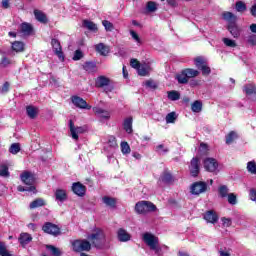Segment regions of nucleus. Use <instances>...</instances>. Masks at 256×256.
Instances as JSON below:
<instances>
[{"label":"nucleus","mask_w":256,"mask_h":256,"mask_svg":"<svg viewBox=\"0 0 256 256\" xmlns=\"http://www.w3.org/2000/svg\"><path fill=\"white\" fill-rule=\"evenodd\" d=\"M142 240L149 247V249H151V251H154L155 255L157 256L163 255V252L167 251L168 249L167 246L160 245L159 238L149 232L143 234Z\"/></svg>","instance_id":"1"},{"label":"nucleus","mask_w":256,"mask_h":256,"mask_svg":"<svg viewBox=\"0 0 256 256\" xmlns=\"http://www.w3.org/2000/svg\"><path fill=\"white\" fill-rule=\"evenodd\" d=\"M135 211L138 215H145L157 211V206L149 201H139L135 205Z\"/></svg>","instance_id":"2"},{"label":"nucleus","mask_w":256,"mask_h":256,"mask_svg":"<svg viewBox=\"0 0 256 256\" xmlns=\"http://www.w3.org/2000/svg\"><path fill=\"white\" fill-rule=\"evenodd\" d=\"M88 240L91 241L94 247L99 248L103 243H105V232L100 228H95L93 232L88 235Z\"/></svg>","instance_id":"3"},{"label":"nucleus","mask_w":256,"mask_h":256,"mask_svg":"<svg viewBox=\"0 0 256 256\" xmlns=\"http://www.w3.org/2000/svg\"><path fill=\"white\" fill-rule=\"evenodd\" d=\"M207 191H209V185L203 181L194 182L190 187V193L192 195H203Z\"/></svg>","instance_id":"4"},{"label":"nucleus","mask_w":256,"mask_h":256,"mask_svg":"<svg viewBox=\"0 0 256 256\" xmlns=\"http://www.w3.org/2000/svg\"><path fill=\"white\" fill-rule=\"evenodd\" d=\"M70 136L74 141H79V136L87 131V126H75L73 120L69 121Z\"/></svg>","instance_id":"5"},{"label":"nucleus","mask_w":256,"mask_h":256,"mask_svg":"<svg viewBox=\"0 0 256 256\" xmlns=\"http://www.w3.org/2000/svg\"><path fill=\"white\" fill-rule=\"evenodd\" d=\"M204 169L209 173H214V175H217V173H219V162H217V160L214 158H206L204 160Z\"/></svg>","instance_id":"6"},{"label":"nucleus","mask_w":256,"mask_h":256,"mask_svg":"<svg viewBox=\"0 0 256 256\" xmlns=\"http://www.w3.org/2000/svg\"><path fill=\"white\" fill-rule=\"evenodd\" d=\"M73 251H91V243L87 240H75L72 243Z\"/></svg>","instance_id":"7"},{"label":"nucleus","mask_w":256,"mask_h":256,"mask_svg":"<svg viewBox=\"0 0 256 256\" xmlns=\"http://www.w3.org/2000/svg\"><path fill=\"white\" fill-rule=\"evenodd\" d=\"M110 83H111V80L105 76H99L96 79V87H100V88L106 87L104 89L105 93H111L113 91V87L109 86Z\"/></svg>","instance_id":"8"},{"label":"nucleus","mask_w":256,"mask_h":256,"mask_svg":"<svg viewBox=\"0 0 256 256\" xmlns=\"http://www.w3.org/2000/svg\"><path fill=\"white\" fill-rule=\"evenodd\" d=\"M42 230L44 231V233H48V235H54V237H57V235H60V233H61L59 226H57L51 222H47L42 227Z\"/></svg>","instance_id":"9"},{"label":"nucleus","mask_w":256,"mask_h":256,"mask_svg":"<svg viewBox=\"0 0 256 256\" xmlns=\"http://www.w3.org/2000/svg\"><path fill=\"white\" fill-rule=\"evenodd\" d=\"M21 181L28 187H35V175L31 172H23L21 174Z\"/></svg>","instance_id":"10"},{"label":"nucleus","mask_w":256,"mask_h":256,"mask_svg":"<svg viewBox=\"0 0 256 256\" xmlns=\"http://www.w3.org/2000/svg\"><path fill=\"white\" fill-rule=\"evenodd\" d=\"M52 48L54 49L55 55L60 59V61H65V56L63 55V50L61 48V43L57 39L51 40Z\"/></svg>","instance_id":"11"},{"label":"nucleus","mask_w":256,"mask_h":256,"mask_svg":"<svg viewBox=\"0 0 256 256\" xmlns=\"http://www.w3.org/2000/svg\"><path fill=\"white\" fill-rule=\"evenodd\" d=\"M117 239L120 243H127L131 239V234L123 228L117 230Z\"/></svg>","instance_id":"12"},{"label":"nucleus","mask_w":256,"mask_h":256,"mask_svg":"<svg viewBox=\"0 0 256 256\" xmlns=\"http://www.w3.org/2000/svg\"><path fill=\"white\" fill-rule=\"evenodd\" d=\"M203 217L206 220V222L211 223L212 225H215V223L219 221V216L213 210L205 212Z\"/></svg>","instance_id":"13"},{"label":"nucleus","mask_w":256,"mask_h":256,"mask_svg":"<svg viewBox=\"0 0 256 256\" xmlns=\"http://www.w3.org/2000/svg\"><path fill=\"white\" fill-rule=\"evenodd\" d=\"M72 103L73 105H75V107H78L79 109H91V106L87 105V101L79 96H73Z\"/></svg>","instance_id":"14"},{"label":"nucleus","mask_w":256,"mask_h":256,"mask_svg":"<svg viewBox=\"0 0 256 256\" xmlns=\"http://www.w3.org/2000/svg\"><path fill=\"white\" fill-rule=\"evenodd\" d=\"M243 91L247 95V97H254V101H256V86L255 84H246L243 87Z\"/></svg>","instance_id":"15"},{"label":"nucleus","mask_w":256,"mask_h":256,"mask_svg":"<svg viewBox=\"0 0 256 256\" xmlns=\"http://www.w3.org/2000/svg\"><path fill=\"white\" fill-rule=\"evenodd\" d=\"M20 33L25 37H29V35L33 34V26L27 22H24L20 25Z\"/></svg>","instance_id":"16"},{"label":"nucleus","mask_w":256,"mask_h":256,"mask_svg":"<svg viewBox=\"0 0 256 256\" xmlns=\"http://www.w3.org/2000/svg\"><path fill=\"white\" fill-rule=\"evenodd\" d=\"M190 173L192 177H197L199 175V159L193 158L190 163Z\"/></svg>","instance_id":"17"},{"label":"nucleus","mask_w":256,"mask_h":256,"mask_svg":"<svg viewBox=\"0 0 256 256\" xmlns=\"http://www.w3.org/2000/svg\"><path fill=\"white\" fill-rule=\"evenodd\" d=\"M72 191L75 193V195L83 197V195H85V186H83L81 182H76L72 185Z\"/></svg>","instance_id":"18"},{"label":"nucleus","mask_w":256,"mask_h":256,"mask_svg":"<svg viewBox=\"0 0 256 256\" xmlns=\"http://www.w3.org/2000/svg\"><path fill=\"white\" fill-rule=\"evenodd\" d=\"M93 111L95 115H98L101 119H110L111 118V112L107 111L105 109L94 107Z\"/></svg>","instance_id":"19"},{"label":"nucleus","mask_w":256,"mask_h":256,"mask_svg":"<svg viewBox=\"0 0 256 256\" xmlns=\"http://www.w3.org/2000/svg\"><path fill=\"white\" fill-rule=\"evenodd\" d=\"M151 73V65L149 63H143L138 68V75L141 77H147Z\"/></svg>","instance_id":"20"},{"label":"nucleus","mask_w":256,"mask_h":256,"mask_svg":"<svg viewBox=\"0 0 256 256\" xmlns=\"http://www.w3.org/2000/svg\"><path fill=\"white\" fill-rule=\"evenodd\" d=\"M55 199L56 201H60V203L67 201V191L64 189H57L55 191Z\"/></svg>","instance_id":"21"},{"label":"nucleus","mask_w":256,"mask_h":256,"mask_svg":"<svg viewBox=\"0 0 256 256\" xmlns=\"http://www.w3.org/2000/svg\"><path fill=\"white\" fill-rule=\"evenodd\" d=\"M97 53H100L103 57H107L109 55V46H106L103 43H99L95 46Z\"/></svg>","instance_id":"22"},{"label":"nucleus","mask_w":256,"mask_h":256,"mask_svg":"<svg viewBox=\"0 0 256 256\" xmlns=\"http://www.w3.org/2000/svg\"><path fill=\"white\" fill-rule=\"evenodd\" d=\"M224 21H227L228 25H232L233 23H237V16L231 12H224L222 14Z\"/></svg>","instance_id":"23"},{"label":"nucleus","mask_w":256,"mask_h":256,"mask_svg":"<svg viewBox=\"0 0 256 256\" xmlns=\"http://www.w3.org/2000/svg\"><path fill=\"white\" fill-rule=\"evenodd\" d=\"M124 131L126 133L131 134L133 133V117H128L123 122Z\"/></svg>","instance_id":"24"},{"label":"nucleus","mask_w":256,"mask_h":256,"mask_svg":"<svg viewBox=\"0 0 256 256\" xmlns=\"http://www.w3.org/2000/svg\"><path fill=\"white\" fill-rule=\"evenodd\" d=\"M34 17L39 21V23H47V15L41 10H34Z\"/></svg>","instance_id":"25"},{"label":"nucleus","mask_w":256,"mask_h":256,"mask_svg":"<svg viewBox=\"0 0 256 256\" xmlns=\"http://www.w3.org/2000/svg\"><path fill=\"white\" fill-rule=\"evenodd\" d=\"M218 194L219 197L222 199L227 198L231 193H229V187L227 185H220L218 187Z\"/></svg>","instance_id":"26"},{"label":"nucleus","mask_w":256,"mask_h":256,"mask_svg":"<svg viewBox=\"0 0 256 256\" xmlns=\"http://www.w3.org/2000/svg\"><path fill=\"white\" fill-rule=\"evenodd\" d=\"M32 239L33 238L28 233H22L19 237V242L23 247H25V245H29V243H31Z\"/></svg>","instance_id":"27"},{"label":"nucleus","mask_w":256,"mask_h":256,"mask_svg":"<svg viewBox=\"0 0 256 256\" xmlns=\"http://www.w3.org/2000/svg\"><path fill=\"white\" fill-rule=\"evenodd\" d=\"M176 79L178 83H180L181 85L189 83V78H187V74L184 72V70H182L181 73L176 75Z\"/></svg>","instance_id":"28"},{"label":"nucleus","mask_w":256,"mask_h":256,"mask_svg":"<svg viewBox=\"0 0 256 256\" xmlns=\"http://www.w3.org/2000/svg\"><path fill=\"white\" fill-rule=\"evenodd\" d=\"M12 49L13 51H16V53H21L25 51V44L21 41H15L12 43Z\"/></svg>","instance_id":"29"},{"label":"nucleus","mask_w":256,"mask_h":256,"mask_svg":"<svg viewBox=\"0 0 256 256\" xmlns=\"http://www.w3.org/2000/svg\"><path fill=\"white\" fill-rule=\"evenodd\" d=\"M102 201L104 203V205H106L107 207H115V205H117V200H115V198H111L109 196H104L102 198Z\"/></svg>","instance_id":"30"},{"label":"nucleus","mask_w":256,"mask_h":256,"mask_svg":"<svg viewBox=\"0 0 256 256\" xmlns=\"http://www.w3.org/2000/svg\"><path fill=\"white\" fill-rule=\"evenodd\" d=\"M46 249L53 256H61V255H63V252L61 251V249H59V248H57V247H55L53 245H46Z\"/></svg>","instance_id":"31"},{"label":"nucleus","mask_w":256,"mask_h":256,"mask_svg":"<svg viewBox=\"0 0 256 256\" xmlns=\"http://www.w3.org/2000/svg\"><path fill=\"white\" fill-rule=\"evenodd\" d=\"M228 31L231 33L234 37H239V27H237V23L234 22L233 24H228Z\"/></svg>","instance_id":"32"},{"label":"nucleus","mask_w":256,"mask_h":256,"mask_svg":"<svg viewBox=\"0 0 256 256\" xmlns=\"http://www.w3.org/2000/svg\"><path fill=\"white\" fill-rule=\"evenodd\" d=\"M191 109L193 113H201V111H203V103H201L199 100H196L192 103Z\"/></svg>","instance_id":"33"},{"label":"nucleus","mask_w":256,"mask_h":256,"mask_svg":"<svg viewBox=\"0 0 256 256\" xmlns=\"http://www.w3.org/2000/svg\"><path fill=\"white\" fill-rule=\"evenodd\" d=\"M238 138L239 135H237V132L231 131L230 133H228V135H226V144L231 145V143H233V141H235Z\"/></svg>","instance_id":"34"},{"label":"nucleus","mask_w":256,"mask_h":256,"mask_svg":"<svg viewBox=\"0 0 256 256\" xmlns=\"http://www.w3.org/2000/svg\"><path fill=\"white\" fill-rule=\"evenodd\" d=\"M184 73H186L188 79H193V77H198L199 75V71L192 68L184 69Z\"/></svg>","instance_id":"35"},{"label":"nucleus","mask_w":256,"mask_h":256,"mask_svg":"<svg viewBox=\"0 0 256 256\" xmlns=\"http://www.w3.org/2000/svg\"><path fill=\"white\" fill-rule=\"evenodd\" d=\"M45 205V200L38 198L30 203V209H37V207H43Z\"/></svg>","instance_id":"36"},{"label":"nucleus","mask_w":256,"mask_h":256,"mask_svg":"<svg viewBox=\"0 0 256 256\" xmlns=\"http://www.w3.org/2000/svg\"><path fill=\"white\" fill-rule=\"evenodd\" d=\"M168 99H170V101H179L181 99V94L175 90L168 91Z\"/></svg>","instance_id":"37"},{"label":"nucleus","mask_w":256,"mask_h":256,"mask_svg":"<svg viewBox=\"0 0 256 256\" xmlns=\"http://www.w3.org/2000/svg\"><path fill=\"white\" fill-rule=\"evenodd\" d=\"M26 113L28 117H30V119H35V117H37V108L33 106H28L26 108Z\"/></svg>","instance_id":"38"},{"label":"nucleus","mask_w":256,"mask_h":256,"mask_svg":"<svg viewBox=\"0 0 256 256\" xmlns=\"http://www.w3.org/2000/svg\"><path fill=\"white\" fill-rule=\"evenodd\" d=\"M158 4L157 2L149 1L146 4V9L149 13H155L157 11Z\"/></svg>","instance_id":"39"},{"label":"nucleus","mask_w":256,"mask_h":256,"mask_svg":"<svg viewBox=\"0 0 256 256\" xmlns=\"http://www.w3.org/2000/svg\"><path fill=\"white\" fill-rule=\"evenodd\" d=\"M17 190L20 192L28 191V193H37L35 186H18Z\"/></svg>","instance_id":"40"},{"label":"nucleus","mask_w":256,"mask_h":256,"mask_svg":"<svg viewBox=\"0 0 256 256\" xmlns=\"http://www.w3.org/2000/svg\"><path fill=\"white\" fill-rule=\"evenodd\" d=\"M161 181H163V183H173V176L169 172H164L161 175Z\"/></svg>","instance_id":"41"},{"label":"nucleus","mask_w":256,"mask_h":256,"mask_svg":"<svg viewBox=\"0 0 256 256\" xmlns=\"http://www.w3.org/2000/svg\"><path fill=\"white\" fill-rule=\"evenodd\" d=\"M120 147L123 155H129V153H131V147L129 146V143L121 142Z\"/></svg>","instance_id":"42"},{"label":"nucleus","mask_w":256,"mask_h":256,"mask_svg":"<svg viewBox=\"0 0 256 256\" xmlns=\"http://www.w3.org/2000/svg\"><path fill=\"white\" fill-rule=\"evenodd\" d=\"M83 25L86 27V29H89V31H97V25L89 20H85Z\"/></svg>","instance_id":"43"},{"label":"nucleus","mask_w":256,"mask_h":256,"mask_svg":"<svg viewBox=\"0 0 256 256\" xmlns=\"http://www.w3.org/2000/svg\"><path fill=\"white\" fill-rule=\"evenodd\" d=\"M156 152H157L159 155H166V153H169V148L166 147V146L163 145V144H160V145L156 146Z\"/></svg>","instance_id":"44"},{"label":"nucleus","mask_w":256,"mask_h":256,"mask_svg":"<svg viewBox=\"0 0 256 256\" xmlns=\"http://www.w3.org/2000/svg\"><path fill=\"white\" fill-rule=\"evenodd\" d=\"M194 64L197 67V69H200V67H203L204 65H206L207 62H205V58L199 56L194 59Z\"/></svg>","instance_id":"45"},{"label":"nucleus","mask_w":256,"mask_h":256,"mask_svg":"<svg viewBox=\"0 0 256 256\" xmlns=\"http://www.w3.org/2000/svg\"><path fill=\"white\" fill-rule=\"evenodd\" d=\"M9 167L5 164L0 165V177H9Z\"/></svg>","instance_id":"46"},{"label":"nucleus","mask_w":256,"mask_h":256,"mask_svg":"<svg viewBox=\"0 0 256 256\" xmlns=\"http://www.w3.org/2000/svg\"><path fill=\"white\" fill-rule=\"evenodd\" d=\"M19 151H21V145H19V143H13L9 148V152L12 153V155H17Z\"/></svg>","instance_id":"47"},{"label":"nucleus","mask_w":256,"mask_h":256,"mask_svg":"<svg viewBox=\"0 0 256 256\" xmlns=\"http://www.w3.org/2000/svg\"><path fill=\"white\" fill-rule=\"evenodd\" d=\"M236 11H238V13H243L244 11H247V5L245 4V2H236Z\"/></svg>","instance_id":"48"},{"label":"nucleus","mask_w":256,"mask_h":256,"mask_svg":"<svg viewBox=\"0 0 256 256\" xmlns=\"http://www.w3.org/2000/svg\"><path fill=\"white\" fill-rule=\"evenodd\" d=\"M0 255L1 256H12L9 251L7 250V246L5 242H0Z\"/></svg>","instance_id":"49"},{"label":"nucleus","mask_w":256,"mask_h":256,"mask_svg":"<svg viewBox=\"0 0 256 256\" xmlns=\"http://www.w3.org/2000/svg\"><path fill=\"white\" fill-rule=\"evenodd\" d=\"M177 120V114L175 112H170L166 115V123H175Z\"/></svg>","instance_id":"50"},{"label":"nucleus","mask_w":256,"mask_h":256,"mask_svg":"<svg viewBox=\"0 0 256 256\" xmlns=\"http://www.w3.org/2000/svg\"><path fill=\"white\" fill-rule=\"evenodd\" d=\"M95 67H96V65H95V63H93V62H86V63L84 64V69H85V71H87L88 73H93V72L95 71Z\"/></svg>","instance_id":"51"},{"label":"nucleus","mask_w":256,"mask_h":256,"mask_svg":"<svg viewBox=\"0 0 256 256\" xmlns=\"http://www.w3.org/2000/svg\"><path fill=\"white\" fill-rule=\"evenodd\" d=\"M247 170L249 173H252V175H256V163L255 161H250L247 163Z\"/></svg>","instance_id":"52"},{"label":"nucleus","mask_w":256,"mask_h":256,"mask_svg":"<svg viewBox=\"0 0 256 256\" xmlns=\"http://www.w3.org/2000/svg\"><path fill=\"white\" fill-rule=\"evenodd\" d=\"M226 197L230 205H237V195H235V193H230Z\"/></svg>","instance_id":"53"},{"label":"nucleus","mask_w":256,"mask_h":256,"mask_svg":"<svg viewBox=\"0 0 256 256\" xmlns=\"http://www.w3.org/2000/svg\"><path fill=\"white\" fill-rule=\"evenodd\" d=\"M224 45H226V47H237V42H235V40H231L229 38H223L222 39Z\"/></svg>","instance_id":"54"},{"label":"nucleus","mask_w":256,"mask_h":256,"mask_svg":"<svg viewBox=\"0 0 256 256\" xmlns=\"http://www.w3.org/2000/svg\"><path fill=\"white\" fill-rule=\"evenodd\" d=\"M102 25L106 31H113V29H115L113 23L109 22V20L102 21Z\"/></svg>","instance_id":"55"},{"label":"nucleus","mask_w":256,"mask_h":256,"mask_svg":"<svg viewBox=\"0 0 256 256\" xmlns=\"http://www.w3.org/2000/svg\"><path fill=\"white\" fill-rule=\"evenodd\" d=\"M130 35L132 37V39L138 43V45H141V37H139V34H137V32H135L134 30H130Z\"/></svg>","instance_id":"56"},{"label":"nucleus","mask_w":256,"mask_h":256,"mask_svg":"<svg viewBox=\"0 0 256 256\" xmlns=\"http://www.w3.org/2000/svg\"><path fill=\"white\" fill-rule=\"evenodd\" d=\"M200 71H202V75L207 76L211 75V68L206 64L199 68Z\"/></svg>","instance_id":"57"},{"label":"nucleus","mask_w":256,"mask_h":256,"mask_svg":"<svg viewBox=\"0 0 256 256\" xmlns=\"http://www.w3.org/2000/svg\"><path fill=\"white\" fill-rule=\"evenodd\" d=\"M108 145L115 149V147H117V138H115V136H109Z\"/></svg>","instance_id":"58"},{"label":"nucleus","mask_w":256,"mask_h":256,"mask_svg":"<svg viewBox=\"0 0 256 256\" xmlns=\"http://www.w3.org/2000/svg\"><path fill=\"white\" fill-rule=\"evenodd\" d=\"M199 151L202 155H205L207 154V151H209V146H207V144L205 143H201L199 147Z\"/></svg>","instance_id":"59"},{"label":"nucleus","mask_w":256,"mask_h":256,"mask_svg":"<svg viewBox=\"0 0 256 256\" xmlns=\"http://www.w3.org/2000/svg\"><path fill=\"white\" fill-rule=\"evenodd\" d=\"M221 221H222L223 227H231V225H232V220H231V218L223 217V218L221 219Z\"/></svg>","instance_id":"60"},{"label":"nucleus","mask_w":256,"mask_h":256,"mask_svg":"<svg viewBox=\"0 0 256 256\" xmlns=\"http://www.w3.org/2000/svg\"><path fill=\"white\" fill-rule=\"evenodd\" d=\"M130 65L133 69H137V71H139V68L141 67V63H139L137 59H131Z\"/></svg>","instance_id":"61"},{"label":"nucleus","mask_w":256,"mask_h":256,"mask_svg":"<svg viewBox=\"0 0 256 256\" xmlns=\"http://www.w3.org/2000/svg\"><path fill=\"white\" fill-rule=\"evenodd\" d=\"M83 58V52L81 50H76L73 56V61H79Z\"/></svg>","instance_id":"62"},{"label":"nucleus","mask_w":256,"mask_h":256,"mask_svg":"<svg viewBox=\"0 0 256 256\" xmlns=\"http://www.w3.org/2000/svg\"><path fill=\"white\" fill-rule=\"evenodd\" d=\"M219 256H231V250L224 248L218 251Z\"/></svg>","instance_id":"63"},{"label":"nucleus","mask_w":256,"mask_h":256,"mask_svg":"<svg viewBox=\"0 0 256 256\" xmlns=\"http://www.w3.org/2000/svg\"><path fill=\"white\" fill-rule=\"evenodd\" d=\"M247 41L250 45H256V35L255 34L249 35Z\"/></svg>","instance_id":"64"}]
</instances>
